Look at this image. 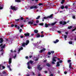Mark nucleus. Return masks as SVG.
Masks as SVG:
<instances>
[{
  "instance_id": "a878e982",
  "label": "nucleus",
  "mask_w": 76,
  "mask_h": 76,
  "mask_svg": "<svg viewBox=\"0 0 76 76\" xmlns=\"http://www.w3.org/2000/svg\"><path fill=\"white\" fill-rule=\"evenodd\" d=\"M2 73L3 75H6V72L4 71L2 72Z\"/></svg>"
},
{
  "instance_id": "3c124183",
  "label": "nucleus",
  "mask_w": 76,
  "mask_h": 76,
  "mask_svg": "<svg viewBox=\"0 0 76 76\" xmlns=\"http://www.w3.org/2000/svg\"><path fill=\"white\" fill-rule=\"evenodd\" d=\"M57 32H58V33L59 34H61V31H57Z\"/></svg>"
},
{
  "instance_id": "09e8293b",
  "label": "nucleus",
  "mask_w": 76,
  "mask_h": 76,
  "mask_svg": "<svg viewBox=\"0 0 76 76\" xmlns=\"http://www.w3.org/2000/svg\"><path fill=\"white\" fill-rule=\"evenodd\" d=\"M64 38L65 39H66V38H67V35H64Z\"/></svg>"
},
{
  "instance_id": "c756f323",
  "label": "nucleus",
  "mask_w": 76,
  "mask_h": 76,
  "mask_svg": "<svg viewBox=\"0 0 76 76\" xmlns=\"http://www.w3.org/2000/svg\"><path fill=\"white\" fill-rule=\"evenodd\" d=\"M15 1L16 2H17L18 3L20 2V0H15Z\"/></svg>"
},
{
  "instance_id": "2f4dec72",
  "label": "nucleus",
  "mask_w": 76,
  "mask_h": 76,
  "mask_svg": "<svg viewBox=\"0 0 76 76\" xmlns=\"http://www.w3.org/2000/svg\"><path fill=\"white\" fill-rule=\"evenodd\" d=\"M38 5L40 6H42V5H43V4H42V3H39L38 4Z\"/></svg>"
},
{
  "instance_id": "4468645a",
  "label": "nucleus",
  "mask_w": 76,
  "mask_h": 76,
  "mask_svg": "<svg viewBox=\"0 0 76 76\" xmlns=\"http://www.w3.org/2000/svg\"><path fill=\"white\" fill-rule=\"evenodd\" d=\"M9 64H10L11 63H12V58H10L9 59Z\"/></svg>"
},
{
  "instance_id": "f257e3e1",
  "label": "nucleus",
  "mask_w": 76,
  "mask_h": 76,
  "mask_svg": "<svg viewBox=\"0 0 76 76\" xmlns=\"http://www.w3.org/2000/svg\"><path fill=\"white\" fill-rule=\"evenodd\" d=\"M10 7L11 9L15 10V11L18 10V7H16L15 6L13 7V6L12 5Z\"/></svg>"
},
{
  "instance_id": "5701e85b",
  "label": "nucleus",
  "mask_w": 76,
  "mask_h": 76,
  "mask_svg": "<svg viewBox=\"0 0 76 76\" xmlns=\"http://www.w3.org/2000/svg\"><path fill=\"white\" fill-rule=\"evenodd\" d=\"M46 65L47 66H48V67H50V66H51V64H50L49 63H47L46 64Z\"/></svg>"
},
{
  "instance_id": "c03bdc74",
  "label": "nucleus",
  "mask_w": 76,
  "mask_h": 76,
  "mask_svg": "<svg viewBox=\"0 0 76 76\" xmlns=\"http://www.w3.org/2000/svg\"><path fill=\"white\" fill-rule=\"evenodd\" d=\"M72 18L73 19H75V18H76V17L75 15H73L72 16Z\"/></svg>"
},
{
  "instance_id": "cd10ccee",
  "label": "nucleus",
  "mask_w": 76,
  "mask_h": 76,
  "mask_svg": "<svg viewBox=\"0 0 76 76\" xmlns=\"http://www.w3.org/2000/svg\"><path fill=\"white\" fill-rule=\"evenodd\" d=\"M65 1V0H62L61 1V4H63L64 3V1Z\"/></svg>"
},
{
  "instance_id": "ddd939ff",
  "label": "nucleus",
  "mask_w": 76,
  "mask_h": 76,
  "mask_svg": "<svg viewBox=\"0 0 76 76\" xmlns=\"http://www.w3.org/2000/svg\"><path fill=\"white\" fill-rule=\"evenodd\" d=\"M33 22H34V21H29L28 23L29 25H32V24H33Z\"/></svg>"
},
{
  "instance_id": "0eeeda50",
  "label": "nucleus",
  "mask_w": 76,
  "mask_h": 76,
  "mask_svg": "<svg viewBox=\"0 0 76 76\" xmlns=\"http://www.w3.org/2000/svg\"><path fill=\"white\" fill-rule=\"evenodd\" d=\"M56 58H57V57H54L53 58L52 61H54L55 62H56Z\"/></svg>"
},
{
  "instance_id": "2eb2a0df",
  "label": "nucleus",
  "mask_w": 76,
  "mask_h": 76,
  "mask_svg": "<svg viewBox=\"0 0 76 76\" xmlns=\"http://www.w3.org/2000/svg\"><path fill=\"white\" fill-rule=\"evenodd\" d=\"M60 66V62L59 61H58L57 63L56 66L58 67H59Z\"/></svg>"
},
{
  "instance_id": "4c0bfd02",
  "label": "nucleus",
  "mask_w": 76,
  "mask_h": 76,
  "mask_svg": "<svg viewBox=\"0 0 76 76\" xmlns=\"http://www.w3.org/2000/svg\"><path fill=\"white\" fill-rule=\"evenodd\" d=\"M48 55H51V52H49L48 53Z\"/></svg>"
},
{
  "instance_id": "f3484780",
  "label": "nucleus",
  "mask_w": 76,
  "mask_h": 76,
  "mask_svg": "<svg viewBox=\"0 0 76 76\" xmlns=\"http://www.w3.org/2000/svg\"><path fill=\"white\" fill-rule=\"evenodd\" d=\"M3 4L1 5L0 6V10H1V9H3Z\"/></svg>"
},
{
  "instance_id": "79ce46f5",
  "label": "nucleus",
  "mask_w": 76,
  "mask_h": 76,
  "mask_svg": "<svg viewBox=\"0 0 76 76\" xmlns=\"http://www.w3.org/2000/svg\"><path fill=\"white\" fill-rule=\"evenodd\" d=\"M44 37V36L43 34L41 35L40 36V37H41V38H42L43 37Z\"/></svg>"
},
{
  "instance_id": "e2e57ef3",
  "label": "nucleus",
  "mask_w": 76,
  "mask_h": 76,
  "mask_svg": "<svg viewBox=\"0 0 76 76\" xmlns=\"http://www.w3.org/2000/svg\"><path fill=\"white\" fill-rule=\"evenodd\" d=\"M20 38H23V36H20Z\"/></svg>"
},
{
  "instance_id": "aec40b11",
  "label": "nucleus",
  "mask_w": 76,
  "mask_h": 76,
  "mask_svg": "<svg viewBox=\"0 0 76 76\" xmlns=\"http://www.w3.org/2000/svg\"><path fill=\"white\" fill-rule=\"evenodd\" d=\"M56 23H57V22H55L54 23H51V26H54V25L56 24Z\"/></svg>"
},
{
  "instance_id": "6e6552de",
  "label": "nucleus",
  "mask_w": 76,
  "mask_h": 76,
  "mask_svg": "<svg viewBox=\"0 0 76 76\" xmlns=\"http://www.w3.org/2000/svg\"><path fill=\"white\" fill-rule=\"evenodd\" d=\"M33 63H34V61H32V60H30V61L28 62L27 64H32Z\"/></svg>"
},
{
  "instance_id": "a18cd8bd",
  "label": "nucleus",
  "mask_w": 76,
  "mask_h": 76,
  "mask_svg": "<svg viewBox=\"0 0 76 76\" xmlns=\"http://www.w3.org/2000/svg\"><path fill=\"white\" fill-rule=\"evenodd\" d=\"M76 29V28H75V29H73L72 30V32H73V31H75Z\"/></svg>"
},
{
  "instance_id": "052dcab7",
  "label": "nucleus",
  "mask_w": 76,
  "mask_h": 76,
  "mask_svg": "<svg viewBox=\"0 0 76 76\" xmlns=\"http://www.w3.org/2000/svg\"><path fill=\"white\" fill-rule=\"evenodd\" d=\"M20 50H22L23 49V47H21L20 48Z\"/></svg>"
},
{
  "instance_id": "680f3d73",
  "label": "nucleus",
  "mask_w": 76,
  "mask_h": 76,
  "mask_svg": "<svg viewBox=\"0 0 76 76\" xmlns=\"http://www.w3.org/2000/svg\"><path fill=\"white\" fill-rule=\"evenodd\" d=\"M15 27V28H17V27H18V25H15L14 26Z\"/></svg>"
},
{
  "instance_id": "37998d69",
  "label": "nucleus",
  "mask_w": 76,
  "mask_h": 76,
  "mask_svg": "<svg viewBox=\"0 0 76 76\" xmlns=\"http://www.w3.org/2000/svg\"><path fill=\"white\" fill-rule=\"evenodd\" d=\"M22 31V29H20L19 30L20 33H21Z\"/></svg>"
},
{
  "instance_id": "6e6d98bb",
  "label": "nucleus",
  "mask_w": 76,
  "mask_h": 76,
  "mask_svg": "<svg viewBox=\"0 0 76 76\" xmlns=\"http://www.w3.org/2000/svg\"><path fill=\"white\" fill-rule=\"evenodd\" d=\"M47 61V60H44V61H43V62H45H45H46Z\"/></svg>"
},
{
  "instance_id": "864d4df0",
  "label": "nucleus",
  "mask_w": 76,
  "mask_h": 76,
  "mask_svg": "<svg viewBox=\"0 0 76 76\" xmlns=\"http://www.w3.org/2000/svg\"><path fill=\"white\" fill-rule=\"evenodd\" d=\"M63 62V61L62 60H60L59 61V62L60 63H61Z\"/></svg>"
},
{
  "instance_id": "58836bf2",
  "label": "nucleus",
  "mask_w": 76,
  "mask_h": 76,
  "mask_svg": "<svg viewBox=\"0 0 76 76\" xmlns=\"http://www.w3.org/2000/svg\"><path fill=\"white\" fill-rule=\"evenodd\" d=\"M64 8H65V9H68V6H65L64 7Z\"/></svg>"
},
{
  "instance_id": "4be33fe9",
  "label": "nucleus",
  "mask_w": 76,
  "mask_h": 76,
  "mask_svg": "<svg viewBox=\"0 0 76 76\" xmlns=\"http://www.w3.org/2000/svg\"><path fill=\"white\" fill-rule=\"evenodd\" d=\"M41 37V35L39 34H37V35L36 36V37L37 38H39Z\"/></svg>"
},
{
  "instance_id": "bf43d9fd",
  "label": "nucleus",
  "mask_w": 76,
  "mask_h": 76,
  "mask_svg": "<svg viewBox=\"0 0 76 76\" xmlns=\"http://www.w3.org/2000/svg\"><path fill=\"white\" fill-rule=\"evenodd\" d=\"M38 58H37L35 59V61H38Z\"/></svg>"
},
{
  "instance_id": "774afa93",
  "label": "nucleus",
  "mask_w": 76,
  "mask_h": 76,
  "mask_svg": "<svg viewBox=\"0 0 76 76\" xmlns=\"http://www.w3.org/2000/svg\"><path fill=\"white\" fill-rule=\"evenodd\" d=\"M26 76H29V74H27L26 75Z\"/></svg>"
},
{
  "instance_id": "423d86ee",
  "label": "nucleus",
  "mask_w": 76,
  "mask_h": 76,
  "mask_svg": "<svg viewBox=\"0 0 76 76\" xmlns=\"http://www.w3.org/2000/svg\"><path fill=\"white\" fill-rule=\"evenodd\" d=\"M40 66H41V65H38L37 66V68L38 69L39 71H41V70H42V68H41V67H40Z\"/></svg>"
},
{
  "instance_id": "4d7b16f0",
  "label": "nucleus",
  "mask_w": 76,
  "mask_h": 76,
  "mask_svg": "<svg viewBox=\"0 0 76 76\" xmlns=\"http://www.w3.org/2000/svg\"><path fill=\"white\" fill-rule=\"evenodd\" d=\"M2 69H5V66H2Z\"/></svg>"
},
{
  "instance_id": "5fc2aeb1",
  "label": "nucleus",
  "mask_w": 76,
  "mask_h": 76,
  "mask_svg": "<svg viewBox=\"0 0 76 76\" xmlns=\"http://www.w3.org/2000/svg\"><path fill=\"white\" fill-rule=\"evenodd\" d=\"M20 19L21 20H22L23 19V17H21Z\"/></svg>"
},
{
  "instance_id": "20e7f679",
  "label": "nucleus",
  "mask_w": 76,
  "mask_h": 76,
  "mask_svg": "<svg viewBox=\"0 0 76 76\" xmlns=\"http://www.w3.org/2000/svg\"><path fill=\"white\" fill-rule=\"evenodd\" d=\"M5 46H6V45L4 44L3 46V44H1L0 45V47H1V48L3 49V48H5Z\"/></svg>"
},
{
  "instance_id": "9b49d317",
  "label": "nucleus",
  "mask_w": 76,
  "mask_h": 76,
  "mask_svg": "<svg viewBox=\"0 0 76 76\" xmlns=\"http://www.w3.org/2000/svg\"><path fill=\"white\" fill-rule=\"evenodd\" d=\"M30 34H29V33H25L24 34V35L25 36V37H29V35Z\"/></svg>"
},
{
  "instance_id": "39448f33",
  "label": "nucleus",
  "mask_w": 76,
  "mask_h": 76,
  "mask_svg": "<svg viewBox=\"0 0 76 76\" xmlns=\"http://www.w3.org/2000/svg\"><path fill=\"white\" fill-rule=\"evenodd\" d=\"M30 8L31 9H37L38 8V7L37 6H32L30 7Z\"/></svg>"
},
{
  "instance_id": "393cba45",
  "label": "nucleus",
  "mask_w": 76,
  "mask_h": 76,
  "mask_svg": "<svg viewBox=\"0 0 76 76\" xmlns=\"http://www.w3.org/2000/svg\"><path fill=\"white\" fill-rule=\"evenodd\" d=\"M73 28V26H70L68 27V29H72V28Z\"/></svg>"
},
{
  "instance_id": "603ef678",
  "label": "nucleus",
  "mask_w": 76,
  "mask_h": 76,
  "mask_svg": "<svg viewBox=\"0 0 76 76\" xmlns=\"http://www.w3.org/2000/svg\"><path fill=\"white\" fill-rule=\"evenodd\" d=\"M64 74H65V75H66V74H67V72H66V71H65V72H64Z\"/></svg>"
},
{
  "instance_id": "dca6fc26",
  "label": "nucleus",
  "mask_w": 76,
  "mask_h": 76,
  "mask_svg": "<svg viewBox=\"0 0 76 76\" xmlns=\"http://www.w3.org/2000/svg\"><path fill=\"white\" fill-rule=\"evenodd\" d=\"M7 67L8 68H9V69L10 71H12V70L11 68H10V66L7 65Z\"/></svg>"
},
{
  "instance_id": "f03ea898",
  "label": "nucleus",
  "mask_w": 76,
  "mask_h": 76,
  "mask_svg": "<svg viewBox=\"0 0 76 76\" xmlns=\"http://www.w3.org/2000/svg\"><path fill=\"white\" fill-rule=\"evenodd\" d=\"M59 23L60 25H64L67 24V22L65 21H61L59 22Z\"/></svg>"
},
{
  "instance_id": "f8f14e48",
  "label": "nucleus",
  "mask_w": 76,
  "mask_h": 76,
  "mask_svg": "<svg viewBox=\"0 0 76 76\" xmlns=\"http://www.w3.org/2000/svg\"><path fill=\"white\" fill-rule=\"evenodd\" d=\"M46 50V49H45V48H43L42 50H40V53H42V52L44 51H45Z\"/></svg>"
},
{
  "instance_id": "49530a36",
  "label": "nucleus",
  "mask_w": 76,
  "mask_h": 76,
  "mask_svg": "<svg viewBox=\"0 0 76 76\" xmlns=\"http://www.w3.org/2000/svg\"><path fill=\"white\" fill-rule=\"evenodd\" d=\"M36 23H39V20H37L36 21Z\"/></svg>"
},
{
  "instance_id": "a211bd4d",
  "label": "nucleus",
  "mask_w": 76,
  "mask_h": 76,
  "mask_svg": "<svg viewBox=\"0 0 76 76\" xmlns=\"http://www.w3.org/2000/svg\"><path fill=\"white\" fill-rule=\"evenodd\" d=\"M59 42V40H58V39H56V41H54L53 42L54 43H55V44H56V43H57V42Z\"/></svg>"
},
{
  "instance_id": "69168bd1",
  "label": "nucleus",
  "mask_w": 76,
  "mask_h": 76,
  "mask_svg": "<svg viewBox=\"0 0 76 76\" xmlns=\"http://www.w3.org/2000/svg\"><path fill=\"white\" fill-rule=\"evenodd\" d=\"M23 27V25H21V26H20L21 28H22V27Z\"/></svg>"
},
{
  "instance_id": "de8ad7c7",
  "label": "nucleus",
  "mask_w": 76,
  "mask_h": 76,
  "mask_svg": "<svg viewBox=\"0 0 76 76\" xmlns=\"http://www.w3.org/2000/svg\"><path fill=\"white\" fill-rule=\"evenodd\" d=\"M15 26L13 24H12L11 25V27H13Z\"/></svg>"
},
{
  "instance_id": "e433bc0d",
  "label": "nucleus",
  "mask_w": 76,
  "mask_h": 76,
  "mask_svg": "<svg viewBox=\"0 0 76 76\" xmlns=\"http://www.w3.org/2000/svg\"><path fill=\"white\" fill-rule=\"evenodd\" d=\"M16 56H17L16 54H15V56H13V58H14V59H15V58H16Z\"/></svg>"
},
{
  "instance_id": "c9c22d12",
  "label": "nucleus",
  "mask_w": 76,
  "mask_h": 76,
  "mask_svg": "<svg viewBox=\"0 0 76 76\" xmlns=\"http://www.w3.org/2000/svg\"><path fill=\"white\" fill-rule=\"evenodd\" d=\"M71 61L70 60H68L67 61V62H68V63H70V62H71Z\"/></svg>"
},
{
  "instance_id": "6ab92c4d",
  "label": "nucleus",
  "mask_w": 76,
  "mask_h": 76,
  "mask_svg": "<svg viewBox=\"0 0 76 76\" xmlns=\"http://www.w3.org/2000/svg\"><path fill=\"white\" fill-rule=\"evenodd\" d=\"M28 43H29V40H27L26 41V42L25 43V45H27L28 44Z\"/></svg>"
},
{
  "instance_id": "bb28decb",
  "label": "nucleus",
  "mask_w": 76,
  "mask_h": 76,
  "mask_svg": "<svg viewBox=\"0 0 76 76\" xmlns=\"http://www.w3.org/2000/svg\"><path fill=\"white\" fill-rule=\"evenodd\" d=\"M45 28H48V24L47 23H45Z\"/></svg>"
},
{
  "instance_id": "c85d7f7f",
  "label": "nucleus",
  "mask_w": 76,
  "mask_h": 76,
  "mask_svg": "<svg viewBox=\"0 0 76 76\" xmlns=\"http://www.w3.org/2000/svg\"><path fill=\"white\" fill-rule=\"evenodd\" d=\"M28 68V69H31V67L29 66V64H27Z\"/></svg>"
},
{
  "instance_id": "473e14b6",
  "label": "nucleus",
  "mask_w": 76,
  "mask_h": 76,
  "mask_svg": "<svg viewBox=\"0 0 76 76\" xmlns=\"http://www.w3.org/2000/svg\"><path fill=\"white\" fill-rule=\"evenodd\" d=\"M40 18V16L39 15L37 18H36V19H39Z\"/></svg>"
},
{
  "instance_id": "9d476101",
  "label": "nucleus",
  "mask_w": 76,
  "mask_h": 76,
  "mask_svg": "<svg viewBox=\"0 0 76 76\" xmlns=\"http://www.w3.org/2000/svg\"><path fill=\"white\" fill-rule=\"evenodd\" d=\"M4 41L3 39L2 38H0V44H1L3 43V42Z\"/></svg>"
},
{
  "instance_id": "a19ab883",
  "label": "nucleus",
  "mask_w": 76,
  "mask_h": 76,
  "mask_svg": "<svg viewBox=\"0 0 76 76\" xmlns=\"http://www.w3.org/2000/svg\"><path fill=\"white\" fill-rule=\"evenodd\" d=\"M20 19H15V21H16V22H18V21H19V20Z\"/></svg>"
},
{
  "instance_id": "0e129e2a",
  "label": "nucleus",
  "mask_w": 76,
  "mask_h": 76,
  "mask_svg": "<svg viewBox=\"0 0 76 76\" xmlns=\"http://www.w3.org/2000/svg\"><path fill=\"white\" fill-rule=\"evenodd\" d=\"M33 75L34 76H35V74L34 72H33Z\"/></svg>"
},
{
  "instance_id": "7ed1b4c3",
  "label": "nucleus",
  "mask_w": 76,
  "mask_h": 76,
  "mask_svg": "<svg viewBox=\"0 0 76 76\" xmlns=\"http://www.w3.org/2000/svg\"><path fill=\"white\" fill-rule=\"evenodd\" d=\"M53 14H51L50 16H48L47 17H43V19H48V18H53Z\"/></svg>"
},
{
  "instance_id": "1a4fd4ad",
  "label": "nucleus",
  "mask_w": 76,
  "mask_h": 76,
  "mask_svg": "<svg viewBox=\"0 0 76 76\" xmlns=\"http://www.w3.org/2000/svg\"><path fill=\"white\" fill-rule=\"evenodd\" d=\"M69 69H73V68L72 67V63H70L69 64Z\"/></svg>"
},
{
  "instance_id": "13d9d810",
  "label": "nucleus",
  "mask_w": 76,
  "mask_h": 76,
  "mask_svg": "<svg viewBox=\"0 0 76 76\" xmlns=\"http://www.w3.org/2000/svg\"><path fill=\"white\" fill-rule=\"evenodd\" d=\"M17 29L18 30L19 29H20V27L19 26H18L17 27Z\"/></svg>"
},
{
  "instance_id": "b1692460",
  "label": "nucleus",
  "mask_w": 76,
  "mask_h": 76,
  "mask_svg": "<svg viewBox=\"0 0 76 76\" xmlns=\"http://www.w3.org/2000/svg\"><path fill=\"white\" fill-rule=\"evenodd\" d=\"M61 9H64V5H62L61 7Z\"/></svg>"
},
{
  "instance_id": "412c9836",
  "label": "nucleus",
  "mask_w": 76,
  "mask_h": 76,
  "mask_svg": "<svg viewBox=\"0 0 76 76\" xmlns=\"http://www.w3.org/2000/svg\"><path fill=\"white\" fill-rule=\"evenodd\" d=\"M34 32L35 34H37L38 32V30H34Z\"/></svg>"
},
{
  "instance_id": "7c9ffc66",
  "label": "nucleus",
  "mask_w": 76,
  "mask_h": 76,
  "mask_svg": "<svg viewBox=\"0 0 76 76\" xmlns=\"http://www.w3.org/2000/svg\"><path fill=\"white\" fill-rule=\"evenodd\" d=\"M25 43H22V46L23 47H25V45H26L25 44Z\"/></svg>"
},
{
  "instance_id": "f704fd0d",
  "label": "nucleus",
  "mask_w": 76,
  "mask_h": 76,
  "mask_svg": "<svg viewBox=\"0 0 76 76\" xmlns=\"http://www.w3.org/2000/svg\"><path fill=\"white\" fill-rule=\"evenodd\" d=\"M51 54H54V51H50Z\"/></svg>"
},
{
  "instance_id": "72a5a7b5",
  "label": "nucleus",
  "mask_w": 76,
  "mask_h": 76,
  "mask_svg": "<svg viewBox=\"0 0 76 76\" xmlns=\"http://www.w3.org/2000/svg\"><path fill=\"white\" fill-rule=\"evenodd\" d=\"M69 44H73V42L72 41H70L69 42Z\"/></svg>"
},
{
  "instance_id": "ea45409f",
  "label": "nucleus",
  "mask_w": 76,
  "mask_h": 76,
  "mask_svg": "<svg viewBox=\"0 0 76 76\" xmlns=\"http://www.w3.org/2000/svg\"><path fill=\"white\" fill-rule=\"evenodd\" d=\"M43 25H44V23H40L39 24V25H40L41 26H42Z\"/></svg>"
},
{
  "instance_id": "8fccbe9b",
  "label": "nucleus",
  "mask_w": 76,
  "mask_h": 76,
  "mask_svg": "<svg viewBox=\"0 0 76 76\" xmlns=\"http://www.w3.org/2000/svg\"><path fill=\"white\" fill-rule=\"evenodd\" d=\"M52 64H55V62L53 61L52 62Z\"/></svg>"
},
{
  "instance_id": "338daca9",
  "label": "nucleus",
  "mask_w": 76,
  "mask_h": 76,
  "mask_svg": "<svg viewBox=\"0 0 76 76\" xmlns=\"http://www.w3.org/2000/svg\"><path fill=\"white\" fill-rule=\"evenodd\" d=\"M50 76H53V74H51Z\"/></svg>"
}]
</instances>
